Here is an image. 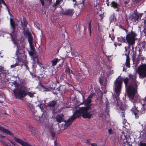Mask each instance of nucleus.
<instances>
[{
    "label": "nucleus",
    "mask_w": 146,
    "mask_h": 146,
    "mask_svg": "<svg viewBox=\"0 0 146 146\" xmlns=\"http://www.w3.org/2000/svg\"><path fill=\"white\" fill-rule=\"evenodd\" d=\"M143 101H145V103L142 105V108H141V109H140L139 107H137L135 109L134 111L133 112L135 115V117L137 118L138 117V115H141V114L144 113V111L146 109L144 107V106L146 105V100H145V98L143 100Z\"/></svg>",
    "instance_id": "nucleus-7"
},
{
    "label": "nucleus",
    "mask_w": 146,
    "mask_h": 146,
    "mask_svg": "<svg viewBox=\"0 0 146 146\" xmlns=\"http://www.w3.org/2000/svg\"><path fill=\"white\" fill-rule=\"evenodd\" d=\"M116 18L115 17V14L112 15L110 17V20L111 22H114L116 20Z\"/></svg>",
    "instance_id": "nucleus-26"
},
{
    "label": "nucleus",
    "mask_w": 146,
    "mask_h": 146,
    "mask_svg": "<svg viewBox=\"0 0 146 146\" xmlns=\"http://www.w3.org/2000/svg\"><path fill=\"white\" fill-rule=\"evenodd\" d=\"M59 60L57 58H55L52 60V65L54 66L56 65L57 62Z\"/></svg>",
    "instance_id": "nucleus-21"
},
{
    "label": "nucleus",
    "mask_w": 146,
    "mask_h": 146,
    "mask_svg": "<svg viewBox=\"0 0 146 146\" xmlns=\"http://www.w3.org/2000/svg\"><path fill=\"white\" fill-rule=\"evenodd\" d=\"M0 137H2V138H4V137H6L5 136L2 135H1L0 134Z\"/></svg>",
    "instance_id": "nucleus-56"
},
{
    "label": "nucleus",
    "mask_w": 146,
    "mask_h": 146,
    "mask_svg": "<svg viewBox=\"0 0 146 146\" xmlns=\"http://www.w3.org/2000/svg\"><path fill=\"white\" fill-rule=\"evenodd\" d=\"M90 140L87 139V142H86V143H88L89 144H90L91 143H90Z\"/></svg>",
    "instance_id": "nucleus-53"
},
{
    "label": "nucleus",
    "mask_w": 146,
    "mask_h": 146,
    "mask_svg": "<svg viewBox=\"0 0 146 146\" xmlns=\"http://www.w3.org/2000/svg\"><path fill=\"white\" fill-rule=\"evenodd\" d=\"M123 81L124 82L126 87L128 84L129 85L126 89V91L128 96L130 100H132L134 98L136 92L135 88L137 86L136 77L134 75L129 74V78H126L123 79Z\"/></svg>",
    "instance_id": "nucleus-2"
},
{
    "label": "nucleus",
    "mask_w": 146,
    "mask_h": 146,
    "mask_svg": "<svg viewBox=\"0 0 146 146\" xmlns=\"http://www.w3.org/2000/svg\"><path fill=\"white\" fill-rule=\"evenodd\" d=\"M139 15L138 13L134 12L131 15L129 19V21L130 23L136 25L138 22Z\"/></svg>",
    "instance_id": "nucleus-8"
},
{
    "label": "nucleus",
    "mask_w": 146,
    "mask_h": 146,
    "mask_svg": "<svg viewBox=\"0 0 146 146\" xmlns=\"http://www.w3.org/2000/svg\"><path fill=\"white\" fill-rule=\"evenodd\" d=\"M137 36V34L132 31L127 35L126 40L127 42L128 43V48H130L131 46L132 49H133V46L135 44V40L137 39L136 38Z\"/></svg>",
    "instance_id": "nucleus-5"
},
{
    "label": "nucleus",
    "mask_w": 146,
    "mask_h": 146,
    "mask_svg": "<svg viewBox=\"0 0 146 146\" xmlns=\"http://www.w3.org/2000/svg\"><path fill=\"white\" fill-rule=\"evenodd\" d=\"M25 66L26 67L27 69H28L29 68H28V66L27 65H25Z\"/></svg>",
    "instance_id": "nucleus-63"
},
{
    "label": "nucleus",
    "mask_w": 146,
    "mask_h": 146,
    "mask_svg": "<svg viewBox=\"0 0 146 146\" xmlns=\"http://www.w3.org/2000/svg\"><path fill=\"white\" fill-rule=\"evenodd\" d=\"M70 73H72V74H74V73L73 72L72 70H70Z\"/></svg>",
    "instance_id": "nucleus-62"
},
{
    "label": "nucleus",
    "mask_w": 146,
    "mask_h": 146,
    "mask_svg": "<svg viewBox=\"0 0 146 146\" xmlns=\"http://www.w3.org/2000/svg\"><path fill=\"white\" fill-rule=\"evenodd\" d=\"M106 107L108 106L109 104V103L108 102V100H107L106 101Z\"/></svg>",
    "instance_id": "nucleus-52"
},
{
    "label": "nucleus",
    "mask_w": 146,
    "mask_h": 146,
    "mask_svg": "<svg viewBox=\"0 0 146 146\" xmlns=\"http://www.w3.org/2000/svg\"><path fill=\"white\" fill-rule=\"evenodd\" d=\"M33 118L35 120L37 121H39L40 119V117L39 116L36 115L35 114L33 116Z\"/></svg>",
    "instance_id": "nucleus-30"
},
{
    "label": "nucleus",
    "mask_w": 146,
    "mask_h": 146,
    "mask_svg": "<svg viewBox=\"0 0 146 146\" xmlns=\"http://www.w3.org/2000/svg\"><path fill=\"white\" fill-rule=\"evenodd\" d=\"M10 22L11 25L13 30V32L11 33V34H10L12 37V40L13 41V43L17 45V42L14 40V39L16 37V35H14V33L15 32V29L16 28V27L17 26V25L16 23H15L14 21L11 18L10 19Z\"/></svg>",
    "instance_id": "nucleus-9"
},
{
    "label": "nucleus",
    "mask_w": 146,
    "mask_h": 146,
    "mask_svg": "<svg viewBox=\"0 0 146 146\" xmlns=\"http://www.w3.org/2000/svg\"><path fill=\"white\" fill-rule=\"evenodd\" d=\"M61 28H62V30L63 29V30H64V32H65L66 31L65 30V27H62Z\"/></svg>",
    "instance_id": "nucleus-55"
},
{
    "label": "nucleus",
    "mask_w": 146,
    "mask_h": 146,
    "mask_svg": "<svg viewBox=\"0 0 146 146\" xmlns=\"http://www.w3.org/2000/svg\"><path fill=\"white\" fill-rule=\"evenodd\" d=\"M130 52V50H128L127 52V54L126 53L125 54V55L126 56V62L123 68V71H125L126 69V68L125 67V66L127 68H130V58L129 56V54Z\"/></svg>",
    "instance_id": "nucleus-11"
},
{
    "label": "nucleus",
    "mask_w": 146,
    "mask_h": 146,
    "mask_svg": "<svg viewBox=\"0 0 146 146\" xmlns=\"http://www.w3.org/2000/svg\"><path fill=\"white\" fill-rule=\"evenodd\" d=\"M23 29L24 30V33L25 35L28 36L30 35H31V33L29 32L28 29Z\"/></svg>",
    "instance_id": "nucleus-23"
},
{
    "label": "nucleus",
    "mask_w": 146,
    "mask_h": 146,
    "mask_svg": "<svg viewBox=\"0 0 146 146\" xmlns=\"http://www.w3.org/2000/svg\"><path fill=\"white\" fill-rule=\"evenodd\" d=\"M55 118L58 123H60L64 120V115L62 114H59L55 117Z\"/></svg>",
    "instance_id": "nucleus-16"
},
{
    "label": "nucleus",
    "mask_w": 146,
    "mask_h": 146,
    "mask_svg": "<svg viewBox=\"0 0 146 146\" xmlns=\"http://www.w3.org/2000/svg\"><path fill=\"white\" fill-rule=\"evenodd\" d=\"M13 84L15 87L13 92L14 96L16 98L20 99L27 95H29L30 97H33L34 96V94H35V92H26V91L27 90V88L22 84H19L16 81H14Z\"/></svg>",
    "instance_id": "nucleus-3"
},
{
    "label": "nucleus",
    "mask_w": 146,
    "mask_h": 146,
    "mask_svg": "<svg viewBox=\"0 0 146 146\" xmlns=\"http://www.w3.org/2000/svg\"><path fill=\"white\" fill-rule=\"evenodd\" d=\"M28 40L29 42L30 46L34 45L33 44V38L31 34L28 36Z\"/></svg>",
    "instance_id": "nucleus-20"
},
{
    "label": "nucleus",
    "mask_w": 146,
    "mask_h": 146,
    "mask_svg": "<svg viewBox=\"0 0 146 146\" xmlns=\"http://www.w3.org/2000/svg\"><path fill=\"white\" fill-rule=\"evenodd\" d=\"M137 73L139 78L143 79L146 77V64H143L140 65L137 68Z\"/></svg>",
    "instance_id": "nucleus-6"
},
{
    "label": "nucleus",
    "mask_w": 146,
    "mask_h": 146,
    "mask_svg": "<svg viewBox=\"0 0 146 146\" xmlns=\"http://www.w3.org/2000/svg\"><path fill=\"white\" fill-rule=\"evenodd\" d=\"M92 146H97V145L96 143H93L90 144Z\"/></svg>",
    "instance_id": "nucleus-50"
},
{
    "label": "nucleus",
    "mask_w": 146,
    "mask_h": 146,
    "mask_svg": "<svg viewBox=\"0 0 146 146\" xmlns=\"http://www.w3.org/2000/svg\"><path fill=\"white\" fill-rule=\"evenodd\" d=\"M52 1V0H44L46 3L49 6L51 4Z\"/></svg>",
    "instance_id": "nucleus-28"
},
{
    "label": "nucleus",
    "mask_w": 146,
    "mask_h": 146,
    "mask_svg": "<svg viewBox=\"0 0 146 146\" xmlns=\"http://www.w3.org/2000/svg\"><path fill=\"white\" fill-rule=\"evenodd\" d=\"M27 130H29L31 133L32 134L35 135L37 134V131L35 128L31 126H28L27 127Z\"/></svg>",
    "instance_id": "nucleus-17"
},
{
    "label": "nucleus",
    "mask_w": 146,
    "mask_h": 146,
    "mask_svg": "<svg viewBox=\"0 0 146 146\" xmlns=\"http://www.w3.org/2000/svg\"><path fill=\"white\" fill-rule=\"evenodd\" d=\"M71 54H72L73 56H76L77 55L76 54L75 52H72Z\"/></svg>",
    "instance_id": "nucleus-47"
},
{
    "label": "nucleus",
    "mask_w": 146,
    "mask_h": 146,
    "mask_svg": "<svg viewBox=\"0 0 146 146\" xmlns=\"http://www.w3.org/2000/svg\"><path fill=\"white\" fill-rule=\"evenodd\" d=\"M34 61H36V62H37V64L38 65H39L40 67H41V64H40V63L39 62V60L38 59V60H37L36 59L35 60H34Z\"/></svg>",
    "instance_id": "nucleus-44"
},
{
    "label": "nucleus",
    "mask_w": 146,
    "mask_h": 146,
    "mask_svg": "<svg viewBox=\"0 0 146 146\" xmlns=\"http://www.w3.org/2000/svg\"><path fill=\"white\" fill-rule=\"evenodd\" d=\"M90 106H86L85 107H82L77 110L66 121L64 127L66 128L71 124L73 120L77 117L82 116L84 118H90L93 115L94 112L91 110Z\"/></svg>",
    "instance_id": "nucleus-1"
},
{
    "label": "nucleus",
    "mask_w": 146,
    "mask_h": 146,
    "mask_svg": "<svg viewBox=\"0 0 146 146\" xmlns=\"http://www.w3.org/2000/svg\"><path fill=\"white\" fill-rule=\"evenodd\" d=\"M119 77L114 82V88L115 91V94L113 96V98H115L117 101L118 98L120 93L121 90L123 78L119 79Z\"/></svg>",
    "instance_id": "nucleus-4"
},
{
    "label": "nucleus",
    "mask_w": 146,
    "mask_h": 146,
    "mask_svg": "<svg viewBox=\"0 0 146 146\" xmlns=\"http://www.w3.org/2000/svg\"><path fill=\"white\" fill-rule=\"evenodd\" d=\"M118 41L122 42H126V38L125 39V37H123L121 36L118 38Z\"/></svg>",
    "instance_id": "nucleus-24"
},
{
    "label": "nucleus",
    "mask_w": 146,
    "mask_h": 146,
    "mask_svg": "<svg viewBox=\"0 0 146 146\" xmlns=\"http://www.w3.org/2000/svg\"><path fill=\"white\" fill-rule=\"evenodd\" d=\"M142 47L143 48H145L146 47V41H143L142 42Z\"/></svg>",
    "instance_id": "nucleus-34"
},
{
    "label": "nucleus",
    "mask_w": 146,
    "mask_h": 146,
    "mask_svg": "<svg viewBox=\"0 0 146 146\" xmlns=\"http://www.w3.org/2000/svg\"><path fill=\"white\" fill-rule=\"evenodd\" d=\"M143 21V24L141 25V27H142V28H143V30H145L146 27V20H144Z\"/></svg>",
    "instance_id": "nucleus-29"
},
{
    "label": "nucleus",
    "mask_w": 146,
    "mask_h": 146,
    "mask_svg": "<svg viewBox=\"0 0 146 146\" xmlns=\"http://www.w3.org/2000/svg\"><path fill=\"white\" fill-rule=\"evenodd\" d=\"M23 21H24L23 22L22 24V27H23V29H26V27L27 25V23L25 19Z\"/></svg>",
    "instance_id": "nucleus-27"
},
{
    "label": "nucleus",
    "mask_w": 146,
    "mask_h": 146,
    "mask_svg": "<svg viewBox=\"0 0 146 146\" xmlns=\"http://www.w3.org/2000/svg\"><path fill=\"white\" fill-rule=\"evenodd\" d=\"M111 7H113L114 9H117L116 11H120V9L119 8L120 6V5L114 1H112L110 4Z\"/></svg>",
    "instance_id": "nucleus-15"
},
{
    "label": "nucleus",
    "mask_w": 146,
    "mask_h": 146,
    "mask_svg": "<svg viewBox=\"0 0 146 146\" xmlns=\"http://www.w3.org/2000/svg\"><path fill=\"white\" fill-rule=\"evenodd\" d=\"M54 146H60V145H59V144L58 143L56 139L54 141Z\"/></svg>",
    "instance_id": "nucleus-36"
},
{
    "label": "nucleus",
    "mask_w": 146,
    "mask_h": 146,
    "mask_svg": "<svg viewBox=\"0 0 146 146\" xmlns=\"http://www.w3.org/2000/svg\"><path fill=\"white\" fill-rule=\"evenodd\" d=\"M118 139H120V141H123L126 139V137L123 134H120L118 137Z\"/></svg>",
    "instance_id": "nucleus-25"
},
{
    "label": "nucleus",
    "mask_w": 146,
    "mask_h": 146,
    "mask_svg": "<svg viewBox=\"0 0 146 146\" xmlns=\"http://www.w3.org/2000/svg\"><path fill=\"white\" fill-rule=\"evenodd\" d=\"M109 107L107 106L106 107V108L105 110L106 112L107 113V114H108L109 112Z\"/></svg>",
    "instance_id": "nucleus-38"
},
{
    "label": "nucleus",
    "mask_w": 146,
    "mask_h": 146,
    "mask_svg": "<svg viewBox=\"0 0 146 146\" xmlns=\"http://www.w3.org/2000/svg\"><path fill=\"white\" fill-rule=\"evenodd\" d=\"M0 142L3 146H6L7 145L5 141H2V140H0Z\"/></svg>",
    "instance_id": "nucleus-35"
},
{
    "label": "nucleus",
    "mask_w": 146,
    "mask_h": 146,
    "mask_svg": "<svg viewBox=\"0 0 146 146\" xmlns=\"http://www.w3.org/2000/svg\"><path fill=\"white\" fill-rule=\"evenodd\" d=\"M129 1V0H127L126 1H125L124 2V3L125 5H126L128 4Z\"/></svg>",
    "instance_id": "nucleus-46"
},
{
    "label": "nucleus",
    "mask_w": 146,
    "mask_h": 146,
    "mask_svg": "<svg viewBox=\"0 0 146 146\" xmlns=\"http://www.w3.org/2000/svg\"><path fill=\"white\" fill-rule=\"evenodd\" d=\"M139 146H146V143L140 142Z\"/></svg>",
    "instance_id": "nucleus-37"
},
{
    "label": "nucleus",
    "mask_w": 146,
    "mask_h": 146,
    "mask_svg": "<svg viewBox=\"0 0 146 146\" xmlns=\"http://www.w3.org/2000/svg\"><path fill=\"white\" fill-rule=\"evenodd\" d=\"M10 141V142H11V143H12V144H13V145H15L14 143L12 141Z\"/></svg>",
    "instance_id": "nucleus-61"
},
{
    "label": "nucleus",
    "mask_w": 146,
    "mask_h": 146,
    "mask_svg": "<svg viewBox=\"0 0 146 146\" xmlns=\"http://www.w3.org/2000/svg\"><path fill=\"white\" fill-rule=\"evenodd\" d=\"M0 131L4 133L10 135H13V134L11 131L1 126H0Z\"/></svg>",
    "instance_id": "nucleus-18"
},
{
    "label": "nucleus",
    "mask_w": 146,
    "mask_h": 146,
    "mask_svg": "<svg viewBox=\"0 0 146 146\" xmlns=\"http://www.w3.org/2000/svg\"><path fill=\"white\" fill-rule=\"evenodd\" d=\"M56 103L57 102L56 101H53L50 102L48 105L49 106L54 107Z\"/></svg>",
    "instance_id": "nucleus-22"
},
{
    "label": "nucleus",
    "mask_w": 146,
    "mask_h": 146,
    "mask_svg": "<svg viewBox=\"0 0 146 146\" xmlns=\"http://www.w3.org/2000/svg\"><path fill=\"white\" fill-rule=\"evenodd\" d=\"M30 50L29 51V54L32 56L33 60H35L36 59L38 60V58L35 49L34 48V45L30 46Z\"/></svg>",
    "instance_id": "nucleus-10"
},
{
    "label": "nucleus",
    "mask_w": 146,
    "mask_h": 146,
    "mask_svg": "<svg viewBox=\"0 0 146 146\" xmlns=\"http://www.w3.org/2000/svg\"><path fill=\"white\" fill-rule=\"evenodd\" d=\"M124 29V30H125V31H126V33H127V32H128V30H127V29H125V28H124V29Z\"/></svg>",
    "instance_id": "nucleus-57"
},
{
    "label": "nucleus",
    "mask_w": 146,
    "mask_h": 146,
    "mask_svg": "<svg viewBox=\"0 0 146 146\" xmlns=\"http://www.w3.org/2000/svg\"><path fill=\"white\" fill-rule=\"evenodd\" d=\"M108 132H109V133L111 134H112V132H113V131L112 130V129H109V130H108Z\"/></svg>",
    "instance_id": "nucleus-43"
},
{
    "label": "nucleus",
    "mask_w": 146,
    "mask_h": 146,
    "mask_svg": "<svg viewBox=\"0 0 146 146\" xmlns=\"http://www.w3.org/2000/svg\"><path fill=\"white\" fill-rule=\"evenodd\" d=\"M2 3H3V4L5 6H6V7H7V5L5 3V2L4 1L3 2H2ZM7 8L8 9V8L7 7Z\"/></svg>",
    "instance_id": "nucleus-54"
},
{
    "label": "nucleus",
    "mask_w": 146,
    "mask_h": 146,
    "mask_svg": "<svg viewBox=\"0 0 146 146\" xmlns=\"http://www.w3.org/2000/svg\"><path fill=\"white\" fill-rule=\"evenodd\" d=\"M109 37H110V38H111V40H114V39H115V37L113 35L111 37V34H109Z\"/></svg>",
    "instance_id": "nucleus-40"
},
{
    "label": "nucleus",
    "mask_w": 146,
    "mask_h": 146,
    "mask_svg": "<svg viewBox=\"0 0 146 146\" xmlns=\"http://www.w3.org/2000/svg\"><path fill=\"white\" fill-rule=\"evenodd\" d=\"M4 100L3 96L1 95H0V100H2L3 102V101Z\"/></svg>",
    "instance_id": "nucleus-39"
},
{
    "label": "nucleus",
    "mask_w": 146,
    "mask_h": 146,
    "mask_svg": "<svg viewBox=\"0 0 146 146\" xmlns=\"http://www.w3.org/2000/svg\"><path fill=\"white\" fill-rule=\"evenodd\" d=\"M125 51L126 52L127 50V48L126 46H125Z\"/></svg>",
    "instance_id": "nucleus-60"
},
{
    "label": "nucleus",
    "mask_w": 146,
    "mask_h": 146,
    "mask_svg": "<svg viewBox=\"0 0 146 146\" xmlns=\"http://www.w3.org/2000/svg\"><path fill=\"white\" fill-rule=\"evenodd\" d=\"M91 21H90V22L89 23V33L90 35L91 34Z\"/></svg>",
    "instance_id": "nucleus-32"
},
{
    "label": "nucleus",
    "mask_w": 146,
    "mask_h": 146,
    "mask_svg": "<svg viewBox=\"0 0 146 146\" xmlns=\"http://www.w3.org/2000/svg\"><path fill=\"white\" fill-rule=\"evenodd\" d=\"M131 145H128L126 144V145H124V146H131Z\"/></svg>",
    "instance_id": "nucleus-58"
},
{
    "label": "nucleus",
    "mask_w": 146,
    "mask_h": 146,
    "mask_svg": "<svg viewBox=\"0 0 146 146\" xmlns=\"http://www.w3.org/2000/svg\"><path fill=\"white\" fill-rule=\"evenodd\" d=\"M14 139L17 142L19 143L23 146H31L27 143L15 137H14Z\"/></svg>",
    "instance_id": "nucleus-13"
},
{
    "label": "nucleus",
    "mask_w": 146,
    "mask_h": 146,
    "mask_svg": "<svg viewBox=\"0 0 146 146\" xmlns=\"http://www.w3.org/2000/svg\"><path fill=\"white\" fill-rule=\"evenodd\" d=\"M93 94H90L87 98V99L83 102L82 104L84 103L86 106H90V104L91 102V99L92 98Z\"/></svg>",
    "instance_id": "nucleus-14"
},
{
    "label": "nucleus",
    "mask_w": 146,
    "mask_h": 146,
    "mask_svg": "<svg viewBox=\"0 0 146 146\" xmlns=\"http://www.w3.org/2000/svg\"><path fill=\"white\" fill-rule=\"evenodd\" d=\"M74 10L73 9H68L65 11L63 14L68 16H72Z\"/></svg>",
    "instance_id": "nucleus-19"
},
{
    "label": "nucleus",
    "mask_w": 146,
    "mask_h": 146,
    "mask_svg": "<svg viewBox=\"0 0 146 146\" xmlns=\"http://www.w3.org/2000/svg\"><path fill=\"white\" fill-rule=\"evenodd\" d=\"M17 65H18L17 64V63H16L14 64L11 65V68H14L16 66H17Z\"/></svg>",
    "instance_id": "nucleus-42"
},
{
    "label": "nucleus",
    "mask_w": 146,
    "mask_h": 146,
    "mask_svg": "<svg viewBox=\"0 0 146 146\" xmlns=\"http://www.w3.org/2000/svg\"><path fill=\"white\" fill-rule=\"evenodd\" d=\"M65 72L69 74L70 75V69L69 67L68 66H67L66 67V69L65 70Z\"/></svg>",
    "instance_id": "nucleus-33"
},
{
    "label": "nucleus",
    "mask_w": 146,
    "mask_h": 146,
    "mask_svg": "<svg viewBox=\"0 0 146 146\" xmlns=\"http://www.w3.org/2000/svg\"><path fill=\"white\" fill-rule=\"evenodd\" d=\"M14 139L17 142L19 143L23 146H31L27 143L15 137H14Z\"/></svg>",
    "instance_id": "nucleus-12"
},
{
    "label": "nucleus",
    "mask_w": 146,
    "mask_h": 146,
    "mask_svg": "<svg viewBox=\"0 0 146 146\" xmlns=\"http://www.w3.org/2000/svg\"><path fill=\"white\" fill-rule=\"evenodd\" d=\"M4 67L1 66H0V71L1 72L2 70H3Z\"/></svg>",
    "instance_id": "nucleus-51"
},
{
    "label": "nucleus",
    "mask_w": 146,
    "mask_h": 146,
    "mask_svg": "<svg viewBox=\"0 0 146 146\" xmlns=\"http://www.w3.org/2000/svg\"><path fill=\"white\" fill-rule=\"evenodd\" d=\"M19 51H18V50L17 51V52H16V55H17L18 54V53H19Z\"/></svg>",
    "instance_id": "nucleus-59"
},
{
    "label": "nucleus",
    "mask_w": 146,
    "mask_h": 146,
    "mask_svg": "<svg viewBox=\"0 0 146 146\" xmlns=\"http://www.w3.org/2000/svg\"><path fill=\"white\" fill-rule=\"evenodd\" d=\"M61 0H56V3L53 5V7H55L58 5L60 3Z\"/></svg>",
    "instance_id": "nucleus-31"
},
{
    "label": "nucleus",
    "mask_w": 146,
    "mask_h": 146,
    "mask_svg": "<svg viewBox=\"0 0 146 146\" xmlns=\"http://www.w3.org/2000/svg\"><path fill=\"white\" fill-rule=\"evenodd\" d=\"M51 134L52 137H54L55 135V134L54 132H51Z\"/></svg>",
    "instance_id": "nucleus-45"
},
{
    "label": "nucleus",
    "mask_w": 146,
    "mask_h": 146,
    "mask_svg": "<svg viewBox=\"0 0 146 146\" xmlns=\"http://www.w3.org/2000/svg\"><path fill=\"white\" fill-rule=\"evenodd\" d=\"M99 82L101 84H103V82L102 79L101 77H100L99 78Z\"/></svg>",
    "instance_id": "nucleus-41"
},
{
    "label": "nucleus",
    "mask_w": 146,
    "mask_h": 146,
    "mask_svg": "<svg viewBox=\"0 0 146 146\" xmlns=\"http://www.w3.org/2000/svg\"><path fill=\"white\" fill-rule=\"evenodd\" d=\"M99 5L98 3H96L95 4H94V7L96 8H97L98 6Z\"/></svg>",
    "instance_id": "nucleus-48"
},
{
    "label": "nucleus",
    "mask_w": 146,
    "mask_h": 146,
    "mask_svg": "<svg viewBox=\"0 0 146 146\" xmlns=\"http://www.w3.org/2000/svg\"><path fill=\"white\" fill-rule=\"evenodd\" d=\"M40 1L42 5V6H44V0H40Z\"/></svg>",
    "instance_id": "nucleus-49"
},
{
    "label": "nucleus",
    "mask_w": 146,
    "mask_h": 146,
    "mask_svg": "<svg viewBox=\"0 0 146 146\" xmlns=\"http://www.w3.org/2000/svg\"><path fill=\"white\" fill-rule=\"evenodd\" d=\"M122 117H124V114L123 113V114H122Z\"/></svg>",
    "instance_id": "nucleus-64"
}]
</instances>
